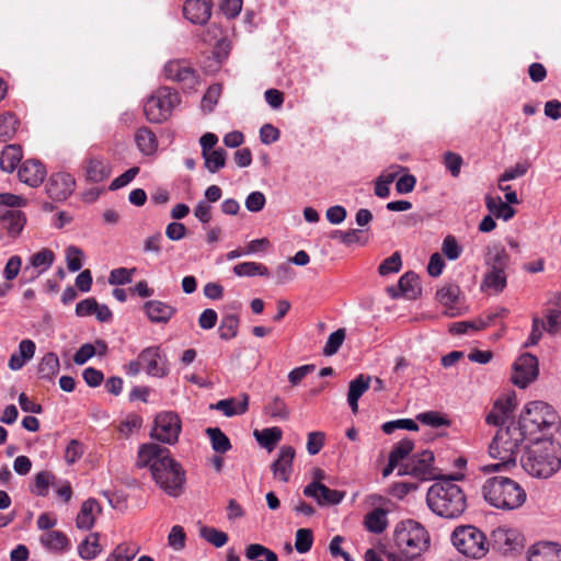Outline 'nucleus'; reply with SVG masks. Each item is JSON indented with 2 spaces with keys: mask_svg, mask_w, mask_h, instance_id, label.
I'll return each mask as SVG.
<instances>
[{
  "mask_svg": "<svg viewBox=\"0 0 561 561\" xmlns=\"http://www.w3.org/2000/svg\"><path fill=\"white\" fill-rule=\"evenodd\" d=\"M142 467H147L156 484L168 495L178 497L184 491L185 471L171 457L169 448L157 444H142Z\"/></svg>",
  "mask_w": 561,
  "mask_h": 561,
  "instance_id": "obj_1",
  "label": "nucleus"
},
{
  "mask_svg": "<svg viewBox=\"0 0 561 561\" xmlns=\"http://www.w3.org/2000/svg\"><path fill=\"white\" fill-rule=\"evenodd\" d=\"M457 476L439 478L427 491L430 510L444 518H458L467 508V497L461 488L454 483Z\"/></svg>",
  "mask_w": 561,
  "mask_h": 561,
  "instance_id": "obj_2",
  "label": "nucleus"
},
{
  "mask_svg": "<svg viewBox=\"0 0 561 561\" xmlns=\"http://www.w3.org/2000/svg\"><path fill=\"white\" fill-rule=\"evenodd\" d=\"M524 470L536 478H549L561 468V444L551 438H536L520 457Z\"/></svg>",
  "mask_w": 561,
  "mask_h": 561,
  "instance_id": "obj_3",
  "label": "nucleus"
},
{
  "mask_svg": "<svg viewBox=\"0 0 561 561\" xmlns=\"http://www.w3.org/2000/svg\"><path fill=\"white\" fill-rule=\"evenodd\" d=\"M526 438L525 432L514 422L505 427H500L489 444L490 456L499 459L500 462L488 468L499 471L502 468L515 467Z\"/></svg>",
  "mask_w": 561,
  "mask_h": 561,
  "instance_id": "obj_4",
  "label": "nucleus"
},
{
  "mask_svg": "<svg viewBox=\"0 0 561 561\" xmlns=\"http://www.w3.org/2000/svg\"><path fill=\"white\" fill-rule=\"evenodd\" d=\"M482 494L490 505L504 511L520 507L527 497L519 483L502 476L489 478L482 486Z\"/></svg>",
  "mask_w": 561,
  "mask_h": 561,
  "instance_id": "obj_5",
  "label": "nucleus"
},
{
  "mask_svg": "<svg viewBox=\"0 0 561 561\" xmlns=\"http://www.w3.org/2000/svg\"><path fill=\"white\" fill-rule=\"evenodd\" d=\"M516 424L528 438L539 432L551 433L558 430L559 416L548 403L534 401L525 405Z\"/></svg>",
  "mask_w": 561,
  "mask_h": 561,
  "instance_id": "obj_6",
  "label": "nucleus"
},
{
  "mask_svg": "<svg viewBox=\"0 0 561 561\" xmlns=\"http://www.w3.org/2000/svg\"><path fill=\"white\" fill-rule=\"evenodd\" d=\"M451 543L458 552L471 559H482L490 550L489 538L473 525L457 526L451 533Z\"/></svg>",
  "mask_w": 561,
  "mask_h": 561,
  "instance_id": "obj_7",
  "label": "nucleus"
},
{
  "mask_svg": "<svg viewBox=\"0 0 561 561\" xmlns=\"http://www.w3.org/2000/svg\"><path fill=\"white\" fill-rule=\"evenodd\" d=\"M485 265L488 272L482 280V289H492L494 293H501L506 287V270L510 266L511 257L503 245L493 244L486 248Z\"/></svg>",
  "mask_w": 561,
  "mask_h": 561,
  "instance_id": "obj_8",
  "label": "nucleus"
},
{
  "mask_svg": "<svg viewBox=\"0 0 561 561\" xmlns=\"http://www.w3.org/2000/svg\"><path fill=\"white\" fill-rule=\"evenodd\" d=\"M393 539L399 550L412 554H421L430 543L426 529L413 519L400 522L394 528Z\"/></svg>",
  "mask_w": 561,
  "mask_h": 561,
  "instance_id": "obj_9",
  "label": "nucleus"
},
{
  "mask_svg": "<svg viewBox=\"0 0 561 561\" xmlns=\"http://www.w3.org/2000/svg\"><path fill=\"white\" fill-rule=\"evenodd\" d=\"M180 103V96L178 92L171 88L158 89L142 106L147 119L152 123H161L165 121L172 110Z\"/></svg>",
  "mask_w": 561,
  "mask_h": 561,
  "instance_id": "obj_10",
  "label": "nucleus"
},
{
  "mask_svg": "<svg viewBox=\"0 0 561 561\" xmlns=\"http://www.w3.org/2000/svg\"><path fill=\"white\" fill-rule=\"evenodd\" d=\"M434 454L431 450L413 455L407 463L399 468V476H412L421 481L439 479L434 467Z\"/></svg>",
  "mask_w": 561,
  "mask_h": 561,
  "instance_id": "obj_11",
  "label": "nucleus"
},
{
  "mask_svg": "<svg viewBox=\"0 0 561 561\" xmlns=\"http://www.w3.org/2000/svg\"><path fill=\"white\" fill-rule=\"evenodd\" d=\"M490 547L503 553H518L524 549L525 538L516 528L499 526L492 530L489 538Z\"/></svg>",
  "mask_w": 561,
  "mask_h": 561,
  "instance_id": "obj_12",
  "label": "nucleus"
},
{
  "mask_svg": "<svg viewBox=\"0 0 561 561\" xmlns=\"http://www.w3.org/2000/svg\"><path fill=\"white\" fill-rule=\"evenodd\" d=\"M180 433L181 420L176 413L163 411L156 415L150 432L152 438L171 445L178 442Z\"/></svg>",
  "mask_w": 561,
  "mask_h": 561,
  "instance_id": "obj_13",
  "label": "nucleus"
},
{
  "mask_svg": "<svg viewBox=\"0 0 561 561\" xmlns=\"http://www.w3.org/2000/svg\"><path fill=\"white\" fill-rule=\"evenodd\" d=\"M538 374V358L530 353H524L513 365V375L511 380L515 386L524 389L537 379Z\"/></svg>",
  "mask_w": 561,
  "mask_h": 561,
  "instance_id": "obj_14",
  "label": "nucleus"
},
{
  "mask_svg": "<svg viewBox=\"0 0 561 561\" xmlns=\"http://www.w3.org/2000/svg\"><path fill=\"white\" fill-rule=\"evenodd\" d=\"M142 371L152 378H165L170 374V362L159 346L142 350Z\"/></svg>",
  "mask_w": 561,
  "mask_h": 561,
  "instance_id": "obj_15",
  "label": "nucleus"
},
{
  "mask_svg": "<svg viewBox=\"0 0 561 561\" xmlns=\"http://www.w3.org/2000/svg\"><path fill=\"white\" fill-rule=\"evenodd\" d=\"M83 170L87 181L100 183L108 179L112 172L110 162L101 154L89 151L83 160Z\"/></svg>",
  "mask_w": 561,
  "mask_h": 561,
  "instance_id": "obj_16",
  "label": "nucleus"
},
{
  "mask_svg": "<svg viewBox=\"0 0 561 561\" xmlns=\"http://www.w3.org/2000/svg\"><path fill=\"white\" fill-rule=\"evenodd\" d=\"M304 495L312 497L320 506H328L341 503L345 496V492L332 490L322 482L312 481L305 486Z\"/></svg>",
  "mask_w": 561,
  "mask_h": 561,
  "instance_id": "obj_17",
  "label": "nucleus"
},
{
  "mask_svg": "<svg viewBox=\"0 0 561 561\" xmlns=\"http://www.w3.org/2000/svg\"><path fill=\"white\" fill-rule=\"evenodd\" d=\"M55 261V253L48 249L43 248L30 257V264L24 267L23 278L21 282H32L36 279L42 273L49 270Z\"/></svg>",
  "mask_w": 561,
  "mask_h": 561,
  "instance_id": "obj_18",
  "label": "nucleus"
},
{
  "mask_svg": "<svg viewBox=\"0 0 561 561\" xmlns=\"http://www.w3.org/2000/svg\"><path fill=\"white\" fill-rule=\"evenodd\" d=\"M76 180L67 172L54 173L46 185L47 194L51 199L65 201L75 191Z\"/></svg>",
  "mask_w": 561,
  "mask_h": 561,
  "instance_id": "obj_19",
  "label": "nucleus"
},
{
  "mask_svg": "<svg viewBox=\"0 0 561 561\" xmlns=\"http://www.w3.org/2000/svg\"><path fill=\"white\" fill-rule=\"evenodd\" d=\"M388 293L392 298L403 296L408 299H416L422 294L419 275L412 271L407 272L400 277L398 287H389Z\"/></svg>",
  "mask_w": 561,
  "mask_h": 561,
  "instance_id": "obj_20",
  "label": "nucleus"
},
{
  "mask_svg": "<svg viewBox=\"0 0 561 561\" xmlns=\"http://www.w3.org/2000/svg\"><path fill=\"white\" fill-rule=\"evenodd\" d=\"M164 72L169 79L180 82L186 88L192 89L197 83L196 71L182 61H169L164 67Z\"/></svg>",
  "mask_w": 561,
  "mask_h": 561,
  "instance_id": "obj_21",
  "label": "nucleus"
},
{
  "mask_svg": "<svg viewBox=\"0 0 561 561\" xmlns=\"http://www.w3.org/2000/svg\"><path fill=\"white\" fill-rule=\"evenodd\" d=\"M46 174L45 165L36 159L25 160L18 172L20 181L32 187L39 186L46 178Z\"/></svg>",
  "mask_w": 561,
  "mask_h": 561,
  "instance_id": "obj_22",
  "label": "nucleus"
},
{
  "mask_svg": "<svg viewBox=\"0 0 561 561\" xmlns=\"http://www.w3.org/2000/svg\"><path fill=\"white\" fill-rule=\"evenodd\" d=\"M142 310L151 322L159 324H167L176 312L175 307L161 300L146 301Z\"/></svg>",
  "mask_w": 561,
  "mask_h": 561,
  "instance_id": "obj_23",
  "label": "nucleus"
},
{
  "mask_svg": "<svg viewBox=\"0 0 561 561\" xmlns=\"http://www.w3.org/2000/svg\"><path fill=\"white\" fill-rule=\"evenodd\" d=\"M183 14L194 24H205L211 15V4L205 0H186Z\"/></svg>",
  "mask_w": 561,
  "mask_h": 561,
  "instance_id": "obj_24",
  "label": "nucleus"
},
{
  "mask_svg": "<svg viewBox=\"0 0 561 561\" xmlns=\"http://www.w3.org/2000/svg\"><path fill=\"white\" fill-rule=\"evenodd\" d=\"M295 455L296 451L291 446H283L280 448L278 458L271 466L275 478L283 482H287L289 480Z\"/></svg>",
  "mask_w": 561,
  "mask_h": 561,
  "instance_id": "obj_25",
  "label": "nucleus"
},
{
  "mask_svg": "<svg viewBox=\"0 0 561 561\" xmlns=\"http://www.w3.org/2000/svg\"><path fill=\"white\" fill-rule=\"evenodd\" d=\"M528 561H561V546L556 542H538L529 549Z\"/></svg>",
  "mask_w": 561,
  "mask_h": 561,
  "instance_id": "obj_26",
  "label": "nucleus"
},
{
  "mask_svg": "<svg viewBox=\"0 0 561 561\" xmlns=\"http://www.w3.org/2000/svg\"><path fill=\"white\" fill-rule=\"evenodd\" d=\"M102 508L94 499L84 501L80 512L76 518V525L80 529L89 530L93 527L95 517L101 513Z\"/></svg>",
  "mask_w": 561,
  "mask_h": 561,
  "instance_id": "obj_27",
  "label": "nucleus"
},
{
  "mask_svg": "<svg viewBox=\"0 0 561 561\" xmlns=\"http://www.w3.org/2000/svg\"><path fill=\"white\" fill-rule=\"evenodd\" d=\"M210 408L221 411L226 416L244 414L249 408V396L243 393L240 399L229 398L219 400L216 404H211Z\"/></svg>",
  "mask_w": 561,
  "mask_h": 561,
  "instance_id": "obj_28",
  "label": "nucleus"
},
{
  "mask_svg": "<svg viewBox=\"0 0 561 561\" xmlns=\"http://www.w3.org/2000/svg\"><path fill=\"white\" fill-rule=\"evenodd\" d=\"M370 381H371L370 376L360 374L354 380H352L350 382L348 393H347V402H348L353 413H357L358 400L369 389Z\"/></svg>",
  "mask_w": 561,
  "mask_h": 561,
  "instance_id": "obj_29",
  "label": "nucleus"
},
{
  "mask_svg": "<svg viewBox=\"0 0 561 561\" xmlns=\"http://www.w3.org/2000/svg\"><path fill=\"white\" fill-rule=\"evenodd\" d=\"M2 226L11 236H18L24 225H25V216L21 210L18 209H8L1 215Z\"/></svg>",
  "mask_w": 561,
  "mask_h": 561,
  "instance_id": "obj_30",
  "label": "nucleus"
},
{
  "mask_svg": "<svg viewBox=\"0 0 561 561\" xmlns=\"http://www.w3.org/2000/svg\"><path fill=\"white\" fill-rule=\"evenodd\" d=\"M23 152L19 145H8L0 156V168L5 172H13L22 160Z\"/></svg>",
  "mask_w": 561,
  "mask_h": 561,
  "instance_id": "obj_31",
  "label": "nucleus"
},
{
  "mask_svg": "<svg viewBox=\"0 0 561 561\" xmlns=\"http://www.w3.org/2000/svg\"><path fill=\"white\" fill-rule=\"evenodd\" d=\"M253 434L262 447L272 451L282 439L283 431L279 427L274 426L262 431L255 430Z\"/></svg>",
  "mask_w": 561,
  "mask_h": 561,
  "instance_id": "obj_32",
  "label": "nucleus"
},
{
  "mask_svg": "<svg viewBox=\"0 0 561 561\" xmlns=\"http://www.w3.org/2000/svg\"><path fill=\"white\" fill-rule=\"evenodd\" d=\"M20 121L14 113L5 112L0 114V141L11 140L19 128Z\"/></svg>",
  "mask_w": 561,
  "mask_h": 561,
  "instance_id": "obj_33",
  "label": "nucleus"
},
{
  "mask_svg": "<svg viewBox=\"0 0 561 561\" xmlns=\"http://www.w3.org/2000/svg\"><path fill=\"white\" fill-rule=\"evenodd\" d=\"M364 524L370 533L381 534L388 525L387 512L380 507L375 508L365 516Z\"/></svg>",
  "mask_w": 561,
  "mask_h": 561,
  "instance_id": "obj_34",
  "label": "nucleus"
},
{
  "mask_svg": "<svg viewBox=\"0 0 561 561\" xmlns=\"http://www.w3.org/2000/svg\"><path fill=\"white\" fill-rule=\"evenodd\" d=\"M41 542L49 550L65 551L69 548V539L58 530H50L41 537Z\"/></svg>",
  "mask_w": 561,
  "mask_h": 561,
  "instance_id": "obj_35",
  "label": "nucleus"
},
{
  "mask_svg": "<svg viewBox=\"0 0 561 561\" xmlns=\"http://www.w3.org/2000/svg\"><path fill=\"white\" fill-rule=\"evenodd\" d=\"M206 434L215 453L226 454L232 448L230 439L219 427H208Z\"/></svg>",
  "mask_w": 561,
  "mask_h": 561,
  "instance_id": "obj_36",
  "label": "nucleus"
},
{
  "mask_svg": "<svg viewBox=\"0 0 561 561\" xmlns=\"http://www.w3.org/2000/svg\"><path fill=\"white\" fill-rule=\"evenodd\" d=\"M99 533L90 534L78 547L79 556L85 560L94 559L101 551Z\"/></svg>",
  "mask_w": 561,
  "mask_h": 561,
  "instance_id": "obj_37",
  "label": "nucleus"
},
{
  "mask_svg": "<svg viewBox=\"0 0 561 561\" xmlns=\"http://www.w3.org/2000/svg\"><path fill=\"white\" fill-rule=\"evenodd\" d=\"M59 358L55 353L44 355L38 364V375L42 379L51 380L59 371Z\"/></svg>",
  "mask_w": 561,
  "mask_h": 561,
  "instance_id": "obj_38",
  "label": "nucleus"
},
{
  "mask_svg": "<svg viewBox=\"0 0 561 561\" xmlns=\"http://www.w3.org/2000/svg\"><path fill=\"white\" fill-rule=\"evenodd\" d=\"M233 273L239 277L268 276V268L256 262H242L233 266Z\"/></svg>",
  "mask_w": 561,
  "mask_h": 561,
  "instance_id": "obj_39",
  "label": "nucleus"
},
{
  "mask_svg": "<svg viewBox=\"0 0 561 561\" xmlns=\"http://www.w3.org/2000/svg\"><path fill=\"white\" fill-rule=\"evenodd\" d=\"M226 156L227 152L222 148H217L207 152L206 156H203L205 160V168L210 173H216L220 169L226 165Z\"/></svg>",
  "mask_w": 561,
  "mask_h": 561,
  "instance_id": "obj_40",
  "label": "nucleus"
},
{
  "mask_svg": "<svg viewBox=\"0 0 561 561\" xmlns=\"http://www.w3.org/2000/svg\"><path fill=\"white\" fill-rule=\"evenodd\" d=\"M239 317L236 314H227L221 319L219 325V336L222 340L233 339L238 333Z\"/></svg>",
  "mask_w": 561,
  "mask_h": 561,
  "instance_id": "obj_41",
  "label": "nucleus"
},
{
  "mask_svg": "<svg viewBox=\"0 0 561 561\" xmlns=\"http://www.w3.org/2000/svg\"><path fill=\"white\" fill-rule=\"evenodd\" d=\"M199 536L216 548L225 546L228 541V535L226 533L208 526L199 528Z\"/></svg>",
  "mask_w": 561,
  "mask_h": 561,
  "instance_id": "obj_42",
  "label": "nucleus"
},
{
  "mask_svg": "<svg viewBox=\"0 0 561 561\" xmlns=\"http://www.w3.org/2000/svg\"><path fill=\"white\" fill-rule=\"evenodd\" d=\"M264 411L272 419L287 420L289 417V410L279 397H274Z\"/></svg>",
  "mask_w": 561,
  "mask_h": 561,
  "instance_id": "obj_43",
  "label": "nucleus"
},
{
  "mask_svg": "<svg viewBox=\"0 0 561 561\" xmlns=\"http://www.w3.org/2000/svg\"><path fill=\"white\" fill-rule=\"evenodd\" d=\"M346 336L345 329H337L333 333H331L328 337V341L323 347V354L325 356H332L336 354L342 346Z\"/></svg>",
  "mask_w": 561,
  "mask_h": 561,
  "instance_id": "obj_44",
  "label": "nucleus"
},
{
  "mask_svg": "<svg viewBox=\"0 0 561 561\" xmlns=\"http://www.w3.org/2000/svg\"><path fill=\"white\" fill-rule=\"evenodd\" d=\"M416 420L432 427L449 426L450 421L437 411H428L416 415Z\"/></svg>",
  "mask_w": 561,
  "mask_h": 561,
  "instance_id": "obj_45",
  "label": "nucleus"
},
{
  "mask_svg": "<svg viewBox=\"0 0 561 561\" xmlns=\"http://www.w3.org/2000/svg\"><path fill=\"white\" fill-rule=\"evenodd\" d=\"M313 543V534L309 528H299L296 531L295 548L299 553L308 552Z\"/></svg>",
  "mask_w": 561,
  "mask_h": 561,
  "instance_id": "obj_46",
  "label": "nucleus"
},
{
  "mask_svg": "<svg viewBox=\"0 0 561 561\" xmlns=\"http://www.w3.org/2000/svg\"><path fill=\"white\" fill-rule=\"evenodd\" d=\"M460 288L456 284H448L437 290L436 297L438 301L445 306H449L458 299Z\"/></svg>",
  "mask_w": 561,
  "mask_h": 561,
  "instance_id": "obj_47",
  "label": "nucleus"
},
{
  "mask_svg": "<svg viewBox=\"0 0 561 561\" xmlns=\"http://www.w3.org/2000/svg\"><path fill=\"white\" fill-rule=\"evenodd\" d=\"M382 432L385 434H392L396 430H408V431H417L419 425L415 423V421L411 419H401L396 421H389L382 424L381 426Z\"/></svg>",
  "mask_w": 561,
  "mask_h": 561,
  "instance_id": "obj_48",
  "label": "nucleus"
},
{
  "mask_svg": "<svg viewBox=\"0 0 561 561\" xmlns=\"http://www.w3.org/2000/svg\"><path fill=\"white\" fill-rule=\"evenodd\" d=\"M413 448V440L404 438L393 446L389 457L399 463L401 460H403L405 457L410 455Z\"/></svg>",
  "mask_w": 561,
  "mask_h": 561,
  "instance_id": "obj_49",
  "label": "nucleus"
},
{
  "mask_svg": "<svg viewBox=\"0 0 561 561\" xmlns=\"http://www.w3.org/2000/svg\"><path fill=\"white\" fill-rule=\"evenodd\" d=\"M516 394L515 392H511L505 398H499L494 402L495 409L505 417V420L510 419L514 409L516 408Z\"/></svg>",
  "mask_w": 561,
  "mask_h": 561,
  "instance_id": "obj_50",
  "label": "nucleus"
},
{
  "mask_svg": "<svg viewBox=\"0 0 561 561\" xmlns=\"http://www.w3.org/2000/svg\"><path fill=\"white\" fill-rule=\"evenodd\" d=\"M402 266L401 255L399 252H394L391 256L387 257L378 266V273L381 276H386L390 273H397Z\"/></svg>",
  "mask_w": 561,
  "mask_h": 561,
  "instance_id": "obj_51",
  "label": "nucleus"
},
{
  "mask_svg": "<svg viewBox=\"0 0 561 561\" xmlns=\"http://www.w3.org/2000/svg\"><path fill=\"white\" fill-rule=\"evenodd\" d=\"M444 164L454 178H458L460 174L463 160L460 154L446 151L443 156Z\"/></svg>",
  "mask_w": 561,
  "mask_h": 561,
  "instance_id": "obj_52",
  "label": "nucleus"
},
{
  "mask_svg": "<svg viewBox=\"0 0 561 561\" xmlns=\"http://www.w3.org/2000/svg\"><path fill=\"white\" fill-rule=\"evenodd\" d=\"M137 549L126 543L118 545L115 550L110 553L106 561H130L135 558Z\"/></svg>",
  "mask_w": 561,
  "mask_h": 561,
  "instance_id": "obj_53",
  "label": "nucleus"
},
{
  "mask_svg": "<svg viewBox=\"0 0 561 561\" xmlns=\"http://www.w3.org/2000/svg\"><path fill=\"white\" fill-rule=\"evenodd\" d=\"M186 535L184 528L180 525H175L171 528L168 536V543L171 548L176 551H181L185 548Z\"/></svg>",
  "mask_w": 561,
  "mask_h": 561,
  "instance_id": "obj_54",
  "label": "nucleus"
},
{
  "mask_svg": "<svg viewBox=\"0 0 561 561\" xmlns=\"http://www.w3.org/2000/svg\"><path fill=\"white\" fill-rule=\"evenodd\" d=\"M83 454V444L78 439H71L65 450V460L68 465H73L82 457Z\"/></svg>",
  "mask_w": 561,
  "mask_h": 561,
  "instance_id": "obj_55",
  "label": "nucleus"
},
{
  "mask_svg": "<svg viewBox=\"0 0 561 561\" xmlns=\"http://www.w3.org/2000/svg\"><path fill=\"white\" fill-rule=\"evenodd\" d=\"M67 266L70 272H77L82 267L83 252L73 245L66 250Z\"/></svg>",
  "mask_w": 561,
  "mask_h": 561,
  "instance_id": "obj_56",
  "label": "nucleus"
},
{
  "mask_svg": "<svg viewBox=\"0 0 561 561\" xmlns=\"http://www.w3.org/2000/svg\"><path fill=\"white\" fill-rule=\"evenodd\" d=\"M221 94V85L220 84H211L202 100V107L208 112H210L214 106L217 104L219 96Z\"/></svg>",
  "mask_w": 561,
  "mask_h": 561,
  "instance_id": "obj_57",
  "label": "nucleus"
},
{
  "mask_svg": "<svg viewBox=\"0 0 561 561\" xmlns=\"http://www.w3.org/2000/svg\"><path fill=\"white\" fill-rule=\"evenodd\" d=\"M442 251L448 260H457L462 249L454 236H447L443 241Z\"/></svg>",
  "mask_w": 561,
  "mask_h": 561,
  "instance_id": "obj_58",
  "label": "nucleus"
},
{
  "mask_svg": "<svg viewBox=\"0 0 561 561\" xmlns=\"http://www.w3.org/2000/svg\"><path fill=\"white\" fill-rule=\"evenodd\" d=\"M22 268V259L19 255H12L5 263L3 277L11 282L15 279Z\"/></svg>",
  "mask_w": 561,
  "mask_h": 561,
  "instance_id": "obj_59",
  "label": "nucleus"
},
{
  "mask_svg": "<svg viewBox=\"0 0 561 561\" xmlns=\"http://www.w3.org/2000/svg\"><path fill=\"white\" fill-rule=\"evenodd\" d=\"M483 329V323L478 322L477 319L473 321H460L454 322L449 327V332L455 335L465 334L469 330L478 331Z\"/></svg>",
  "mask_w": 561,
  "mask_h": 561,
  "instance_id": "obj_60",
  "label": "nucleus"
},
{
  "mask_svg": "<svg viewBox=\"0 0 561 561\" xmlns=\"http://www.w3.org/2000/svg\"><path fill=\"white\" fill-rule=\"evenodd\" d=\"M158 149L156 135L148 128L142 127V154L152 156Z\"/></svg>",
  "mask_w": 561,
  "mask_h": 561,
  "instance_id": "obj_61",
  "label": "nucleus"
},
{
  "mask_svg": "<svg viewBox=\"0 0 561 561\" xmlns=\"http://www.w3.org/2000/svg\"><path fill=\"white\" fill-rule=\"evenodd\" d=\"M136 268L127 270L125 267L115 268L111 272L108 283L112 285H124L131 280V275Z\"/></svg>",
  "mask_w": 561,
  "mask_h": 561,
  "instance_id": "obj_62",
  "label": "nucleus"
},
{
  "mask_svg": "<svg viewBox=\"0 0 561 561\" xmlns=\"http://www.w3.org/2000/svg\"><path fill=\"white\" fill-rule=\"evenodd\" d=\"M325 435L323 432H311L308 434L307 450L310 455H317L323 447Z\"/></svg>",
  "mask_w": 561,
  "mask_h": 561,
  "instance_id": "obj_63",
  "label": "nucleus"
},
{
  "mask_svg": "<svg viewBox=\"0 0 561 561\" xmlns=\"http://www.w3.org/2000/svg\"><path fill=\"white\" fill-rule=\"evenodd\" d=\"M266 199L262 192H252L245 199V207L249 211L257 213L265 206Z\"/></svg>",
  "mask_w": 561,
  "mask_h": 561,
  "instance_id": "obj_64",
  "label": "nucleus"
}]
</instances>
